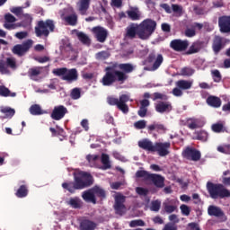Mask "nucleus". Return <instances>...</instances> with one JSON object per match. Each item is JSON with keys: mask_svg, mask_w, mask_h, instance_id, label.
Masks as SVG:
<instances>
[{"mask_svg": "<svg viewBox=\"0 0 230 230\" xmlns=\"http://www.w3.org/2000/svg\"><path fill=\"white\" fill-rule=\"evenodd\" d=\"M119 70L116 69V66H106L104 75L101 80V84L104 87H111L113 84H125L128 80V75L134 73L136 66L130 63H120L117 66Z\"/></svg>", "mask_w": 230, "mask_h": 230, "instance_id": "nucleus-1", "label": "nucleus"}, {"mask_svg": "<svg viewBox=\"0 0 230 230\" xmlns=\"http://www.w3.org/2000/svg\"><path fill=\"white\" fill-rule=\"evenodd\" d=\"M155 30H157V22L150 18L145 19L138 24V39L148 40Z\"/></svg>", "mask_w": 230, "mask_h": 230, "instance_id": "nucleus-2", "label": "nucleus"}, {"mask_svg": "<svg viewBox=\"0 0 230 230\" xmlns=\"http://www.w3.org/2000/svg\"><path fill=\"white\" fill-rule=\"evenodd\" d=\"M153 102L162 100L155 105L156 112H159V114H168L172 112V111H173V106H172V102H168V95L156 92L153 93Z\"/></svg>", "mask_w": 230, "mask_h": 230, "instance_id": "nucleus-3", "label": "nucleus"}, {"mask_svg": "<svg viewBox=\"0 0 230 230\" xmlns=\"http://www.w3.org/2000/svg\"><path fill=\"white\" fill-rule=\"evenodd\" d=\"M207 190L208 191L210 199H214V200H217V199H226L230 197V190L226 189V187L221 183L208 181Z\"/></svg>", "mask_w": 230, "mask_h": 230, "instance_id": "nucleus-4", "label": "nucleus"}, {"mask_svg": "<svg viewBox=\"0 0 230 230\" xmlns=\"http://www.w3.org/2000/svg\"><path fill=\"white\" fill-rule=\"evenodd\" d=\"M137 179L152 182L155 188H164V177L157 173H150L146 170H138L136 172Z\"/></svg>", "mask_w": 230, "mask_h": 230, "instance_id": "nucleus-5", "label": "nucleus"}, {"mask_svg": "<svg viewBox=\"0 0 230 230\" xmlns=\"http://www.w3.org/2000/svg\"><path fill=\"white\" fill-rule=\"evenodd\" d=\"M34 30L36 37H49V32L55 31V21L51 19L40 20L37 22Z\"/></svg>", "mask_w": 230, "mask_h": 230, "instance_id": "nucleus-6", "label": "nucleus"}, {"mask_svg": "<svg viewBox=\"0 0 230 230\" xmlns=\"http://www.w3.org/2000/svg\"><path fill=\"white\" fill-rule=\"evenodd\" d=\"M56 76H61V80L73 84L78 80V70L76 68L68 69L67 67L56 68L52 71Z\"/></svg>", "mask_w": 230, "mask_h": 230, "instance_id": "nucleus-7", "label": "nucleus"}, {"mask_svg": "<svg viewBox=\"0 0 230 230\" xmlns=\"http://www.w3.org/2000/svg\"><path fill=\"white\" fill-rule=\"evenodd\" d=\"M74 183L76 190L89 188L93 184V176L86 172H74Z\"/></svg>", "mask_w": 230, "mask_h": 230, "instance_id": "nucleus-8", "label": "nucleus"}, {"mask_svg": "<svg viewBox=\"0 0 230 230\" xmlns=\"http://www.w3.org/2000/svg\"><path fill=\"white\" fill-rule=\"evenodd\" d=\"M130 97L128 94H122L118 98L116 97H108L107 102L109 105H116L117 109L123 112V114H128V105L127 104L129 102Z\"/></svg>", "mask_w": 230, "mask_h": 230, "instance_id": "nucleus-9", "label": "nucleus"}, {"mask_svg": "<svg viewBox=\"0 0 230 230\" xmlns=\"http://www.w3.org/2000/svg\"><path fill=\"white\" fill-rule=\"evenodd\" d=\"M33 47V40H27L26 41L22 42V44L14 45L12 49V53L13 55H17V57H24L30 49Z\"/></svg>", "mask_w": 230, "mask_h": 230, "instance_id": "nucleus-10", "label": "nucleus"}, {"mask_svg": "<svg viewBox=\"0 0 230 230\" xmlns=\"http://www.w3.org/2000/svg\"><path fill=\"white\" fill-rule=\"evenodd\" d=\"M164 61V58H163V54H155V52H151L146 59L147 64H153L151 71H157V68L161 67Z\"/></svg>", "mask_w": 230, "mask_h": 230, "instance_id": "nucleus-11", "label": "nucleus"}, {"mask_svg": "<svg viewBox=\"0 0 230 230\" xmlns=\"http://www.w3.org/2000/svg\"><path fill=\"white\" fill-rule=\"evenodd\" d=\"M181 155L184 159L194 162L200 161V158L202 157V154H200V151L190 146H187L182 151Z\"/></svg>", "mask_w": 230, "mask_h": 230, "instance_id": "nucleus-12", "label": "nucleus"}, {"mask_svg": "<svg viewBox=\"0 0 230 230\" xmlns=\"http://www.w3.org/2000/svg\"><path fill=\"white\" fill-rule=\"evenodd\" d=\"M8 67L11 69H17V61H15V58H7L5 62L4 60L0 59L1 75H10V70H8Z\"/></svg>", "mask_w": 230, "mask_h": 230, "instance_id": "nucleus-13", "label": "nucleus"}, {"mask_svg": "<svg viewBox=\"0 0 230 230\" xmlns=\"http://www.w3.org/2000/svg\"><path fill=\"white\" fill-rule=\"evenodd\" d=\"M171 146L170 142H156L155 143L154 152H156L160 157H166V155H170Z\"/></svg>", "mask_w": 230, "mask_h": 230, "instance_id": "nucleus-14", "label": "nucleus"}, {"mask_svg": "<svg viewBox=\"0 0 230 230\" xmlns=\"http://www.w3.org/2000/svg\"><path fill=\"white\" fill-rule=\"evenodd\" d=\"M92 33H93L97 42L101 43L105 42V40H107V37H109V31L102 26H95L92 28Z\"/></svg>", "mask_w": 230, "mask_h": 230, "instance_id": "nucleus-15", "label": "nucleus"}, {"mask_svg": "<svg viewBox=\"0 0 230 230\" xmlns=\"http://www.w3.org/2000/svg\"><path fill=\"white\" fill-rule=\"evenodd\" d=\"M190 46V41L188 40H181V39H176L172 40L170 42V48L173 49V51H186L188 49V47Z\"/></svg>", "mask_w": 230, "mask_h": 230, "instance_id": "nucleus-16", "label": "nucleus"}, {"mask_svg": "<svg viewBox=\"0 0 230 230\" xmlns=\"http://www.w3.org/2000/svg\"><path fill=\"white\" fill-rule=\"evenodd\" d=\"M218 28L220 33H230V15L218 17Z\"/></svg>", "mask_w": 230, "mask_h": 230, "instance_id": "nucleus-17", "label": "nucleus"}, {"mask_svg": "<svg viewBox=\"0 0 230 230\" xmlns=\"http://www.w3.org/2000/svg\"><path fill=\"white\" fill-rule=\"evenodd\" d=\"M67 108L64 105H58L54 107V110L51 112L50 118L55 119V121H60L67 114Z\"/></svg>", "mask_w": 230, "mask_h": 230, "instance_id": "nucleus-18", "label": "nucleus"}, {"mask_svg": "<svg viewBox=\"0 0 230 230\" xmlns=\"http://www.w3.org/2000/svg\"><path fill=\"white\" fill-rule=\"evenodd\" d=\"M126 197L123 195H117L115 197L114 209L116 215H123L125 213V200Z\"/></svg>", "mask_w": 230, "mask_h": 230, "instance_id": "nucleus-19", "label": "nucleus"}, {"mask_svg": "<svg viewBox=\"0 0 230 230\" xmlns=\"http://www.w3.org/2000/svg\"><path fill=\"white\" fill-rule=\"evenodd\" d=\"M226 40L224 37L221 36H215L213 42H212V49L215 55H218L224 48H226Z\"/></svg>", "mask_w": 230, "mask_h": 230, "instance_id": "nucleus-20", "label": "nucleus"}, {"mask_svg": "<svg viewBox=\"0 0 230 230\" xmlns=\"http://www.w3.org/2000/svg\"><path fill=\"white\" fill-rule=\"evenodd\" d=\"M208 214L209 217H216V218H221L222 222H226V214L224 213V210L220 208V207H217L214 205H210L208 208Z\"/></svg>", "mask_w": 230, "mask_h": 230, "instance_id": "nucleus-21", "label": "nucleus"}, {"mask_svg": "<svg viewBox=\"0 0 230 230\" xmlns=\"http://www.w3.org/2000/svg\"><path fill=\"white\" fill-rule=\"evenodd\" d=\"M185 125L190 130H195V128H202V127L206 125V122L200 118H189L187 119Z\"/></svg>", "mask_w": 230, "mask_h": 230, "instance_id": "nucleus-22", "label": "nucleus"}, {"mask_svg": "<svg viewBox=\"0 0 230 230\" xmlns=\"http://www.w3.org/2000/svg\"><path fill=\"white\" fill-rule=\"evenodd\" d=\"M205 44L206 43L202 40L193 42L186 52V55H195V53H199L201 49H203Z\"/></svg>", "mask_w": 230, "mask_h": 230, "instance_id": "nucleus-23", "label": "nucleus"}, {"mask_svg": "<svg viewBox=\"0 0 230 230\" xmlns=\"http://www.w3.org/2000/svg\"><path fill=\"white\" fill-rule=\"evenodd\" d=\"M126 35L128 39H136V35L139 37V24L131 23L126 29Z\"/></svg>", "mask_w": 230, "mask_h": 230, "instance_id": "nucleus-24", "label": "nucleus"}, {"mask_svg": "<svg viewBox=\"0 0 230 230\" xmlns=\"http://www.w3.org/2000/svg\"><path fill=\"white\" fill-rule=\"evenodd\" d=\"M138 146H139V148H142V150H146V152L154 153L155 145H154V142L150 141V139L144 138V139L138 141Z\"/></svg>", "mask_w": 230, "mask_h": 230, "instance_id": "nucleus-25", "label": "nucleus"}, {"mask_svg": "<svg viewBox=\"0 0 230 230\" xmlns=\"http://www.w3.org/2000/svg\"><path fill=\"white\" fill-rule=\"evenodd\" d=\"M207 105L212 107L213 109H220L222 107V99L215 95H209L207 100Z\"/></svg>", "mask_w": 230, "mask_h": 230, "instance_id": "nucleus-26", "label": "nucleus"}, {"mask_svg": "<svg viewBox=\"0 0 230 230\" xmlns=\"http://www.w3.org/2000/svg\"><path fill=\"white\" fill-rule=\"evenodd\" d=\"M147 130L149 134H152L154 130L158 132V134H165L166 133V127L161 123L154 122L153 124L147 127Z\"/></svg>", "mask_w": 230, "mask_h": 230, "instance_id": "nucleus-27", "label": "nucleus"}, {"mask_svg": "<svg viewBox=\"0 0 230 230\" xmlns=\"http://www.w3.org/2000/svg\"><path fill=\"white\" fill-rule=\"evenodd\" d=\"M82 199L85 202H92V204H96V196L94 195V191L93 190V188L87 190H84L82 193Z\"/></svg>", "mask_w": 230, "mask_h": 230, "instance_id": "nucleus-28", "label": "nucleus"}, {"mask_svg": "<svg viewBox=\"0 0 230 230\" xmlns=\"http://www.w3.org/2000/svg\"><path fill=\"white\" fill-rule=\"evenodd\" d=\"M0 112H2V114H4V116L0 117L1 119H12V118L15 116V110L11 107H1Z\"/></svg>", "mask_w": 230, "mask_h": 230, "instance_id": "nucleus-29", "label": "nucleus"}, {"mask_svg": "<svg viewBox=\"0 0 230 230\" xmlns=\"http://www.w3.org/2000/svg\"><path fill=\"white\" fill-rule=\"evenodd\" d=\"M89 6H91V0H79L77 3L78 11L81 15H85L87 13Z\"/></svg>", "mask_w": 230, "mask_h": 230, "instance_id": "nucleus-30", "label": "nucleus"}, {"mask_svg": "<svg viewBox=\"0 0 230 230\" xmlns=\"http://www.w3.org/2000/svg\"><path fill=\"white\" fill-rule=\"evenodd\" d=\"M30 193V189L27 184L21 185L15 192L17 199H26Z\"/></svg>", "mask_w": 230, "mask_h": 230, "instance_id": "nucleus-31", "label": "nucleus"}, {"mask_svg": "<svg viewBox=\"0 0 230 230\" xmlns=\"http://www.w3.org/2000/svg\"><path fill=\"white\" fill-rule=\"evenodd\" d=\"M101 163L102 164V166L101 167V170H111V168H112V165L111 164V158L107 154H104V153L102 154Z\"/></svg>", "mask_w": 230, "mask_h": 230, "instance_id": "nucleus-32", "label": "nucleus"}, {"mask_svg": "<svg viewBox=\"0 0 230 230\" xmlns=\"http://www.w3.org/2000/svg\"><path fill=\"white\" fill-rule=\"evenodd\" d=\"M163 207H164V210L168 215L177 211V205L172 204V200H170V199H167L166 201H164L163 203Z\"/></svg>", "mask_w": 230, "mask_h": 230, "instance_id": "nucleus-33", "label": "nucleus"}, {"mask_svg": "<svg viewBox=\"0 0 230 230\" xmlns=\"http://www.w3.org/2000/svg\"><path fill=\"white\" fill-rule=\"evenodd\" d=\"M191 85H193L191 81L179 80L176 82V86L179 89H181V91H188V89H191Z\"/></svg>", "mask_w": 230, "mask_h": 230, "instance_id": "nucleus-34", "label": "nucleus"}, {"mask_svg": "<svg viewBox=\"0 0 230 230\" xmlns=\"http://www.w3.org/2000/svg\"><path fill=\"white\" fill-rule=\"evenodd\" d=\"M127 15L131 21H139L141 19V13L137 8L127 11Z\"/></svg>", "mask_w": 230, "mask_h": 230, "instance_id": "nucleus-35", "label": "nucleus"}, {"mask_svg": "<svg viewBox=\"0 0 230 230\" xmlns=\"http://www.w3.org/2000/svg\"><path fill=\"white\" fill-rule=\"evenodd\" d=\"M96 229V224L93 221L84 220L80 224V230H94Z\"/></svg>", "mask_w": 230, "mask_h": 230, "instance_id": "nucleus-36", "label": "nucleus"}, {"mask_svg": "<svg viewBox=\"0 0 230 230\" xmlns=\"http://www.w3.org/2000/svg\"><path fill=\"white\" fill-rule=\"evenodd\" d=\"M23 7H13L11 12L12 13H14V15H16L17 17H20V15H22V17H24L25 19H30L31 21V15L28 14V13H24V12L22 11Z\"/></svg>", "mask_w": 230, "mask_h": 230, "instance_id": "nucleus-37", "label": "nucleus"}, {"mask_svg": "<svg viewBox=\"0 0 230 230\" xmlns=\"http://www.w3.org/2000/svg\"><path fill=\"white\" fill-rule=\"evenodd\" d=\"M194 136V139H197L198 141H208V132L204 130L195 131Z\"/></svg>", "mask_w": 230, "mask_h": 230, "instance_id": "nucleus-38", "label": "nucleus"}, {"mask_svg": "<svg viewBox=\"0 0 230 230\" xmlns=\"http://www.w3.org/2000/svg\"><path fill=\"white\" fill-rule=\"evenodd\" d=\"M65 21L69 26H76L78 24V15L73 13L65 17Z\"/></svg>", "mask_w": 230, "mask_h": 230, "instance_id": "nucleus-39", "label": "nucleus"}, {"mask_svg": "<svg viewBox=\"0 0 230 230\" xmlns=\"http://www.w3.org/2000/svg\"><path fill=\"white\" fill-rule=\"evenodd\" d=\"M92 190H93V195L95 197H99V199H105L107 197L105 190L100 188L99 186H94L92 188Z\"/></svg>", "mask_w": 230, "mask_h": 230, "instance_id": "nucleus-40", "label": "nucleus"}, {"mask_svg": "<svg viewBox=\"0 0 230 230\" xmlns=\"http://www.w3.org/2000/svg\"><path fill=\"white\" fill-rule=\"evenodd\" d=\"M62 188L69 191V193H75L76 191V185H75V181H68L62 183Z\"/></svg>", "mask_w": 230, "mask_h": 230, "instance_id": "nucleus-41", "label": "nucleus"}, {"mask_svg": "<svg viewBox=\"0 0 230 230\" xmlns=\"http://www.w3.org/2000/svg\"><path fill=\"white\" fill-rule=\"evenodd\" d=\"M76 35L82 44H85L86 46H89V44H91V39L89 38V36H87V34L84 32H77Z\"/></svg>", "mask_w": 230, "mask_h": 230, "instance_id": "nucleus-42", "label": "nucleus"}, {"mask_svg": "<svg viewBox=\"0 0 230 230\" xmlns=\"http://www.w3.org/2000/svg\"><path fill=\"white\" fill-rule=\"evenodd\" d=\"M68 204L74 209H80V208H82V200L80 199H78V198H72V199H70Z\"/></svg>", "mask_w": 230, "mask_h": 230, "instance_id": "nucleus-43", "label": "nucleus"}, {"mask_svg": "<svg viewBox=\"0 0 230 230\" xmlns=\"http://www.w3.org/2000/svg\"><path fill=\"white\" fill-rule=\"evenodd\" d=\"M30 113L32 116H40L42 114V108L39 104H33L30 108Z\"/></svg>", "mask_w": 230, "mask_h": 230, "instance_id": "nucleus-44", "label": "nucleus"}, {"mask_svg": "<svg viewBox=\"0 0 230 230\" xmlns=\"http://www.w3.org/2000/svg\"><path fill=\"white\" fill-rule=\"evenodd\" d=\"M211 75L216 84H220V82H222V74H220L218 69L212 70Z\"/></svg>", "mask_w": 230, "mask_h": 230, "instance_id": "nucleus-45", "label": "nucleus"}, {"mask_svg": "<svg viewBox=\"0 0 230 230\" xmlns=\"http://www.w3.org/2000/svg\"><path fill=\"white\" fill-rule=\"evenodd\" d=\"M72 100H80L82 98V91L80 88H74L70 93Z\"/></svg>", "mask_w": 230, "mask_h": 230, "instance_id": "nucleus-46", "label": "nucleus"}, {"mask_svg": "<svg viewBox=\"0 0 230 230\" xmlns=\"http://www.w3.org/2000/svg\"><path fill=\"white\" fill-rule=\"evenodd\" d=\"M134 128H137V130H143V128H146V120L141 119L136 121L134 123Z\"/></svg>", "mask_w": 230, "mask_h": 230, "instance_id": "nucleus-47", "label": "nucleus"}, {"mask_svg": "<svg viewBox=\"0 0 230 230\" xmlns=\"http://www.w3.org/2000/svg\"><path fill=\"white\" fill-rule=\"evenodd\" d=\"M217 152L230 155V145H223L217 146Z\"/></svg>", "mask_w": 230, "mask_h": 230, "instance_id": "nucleus-48", "label": "nucleus"}, {"mask_svg": "<svg viewBox=\"0 0 230 230\" xmlns=\"http://www.w3.org/2000/svg\"><path fill=\"white\" fill-rule=\"evenodd\" d=\"M159 209H161V201H159V200L152 201L150 210L157 213L159 211Z\"/></svg>", "mask_w": 230, "mask_h": 230, "instance_id": "nucleus-49", "label": "nucleus"}, {"mask_svg": "<svg viewBox=\"0 0 230 230\" xmlns=\"http://www.w3.org/2000/svg\"><path fill=\"white\" fill-rule=\"evenodd\" d=\"M28 75L31 78H35V76H39V75H40V68L39 67L31 68L28 72Z\"/></svg>", "mask_w": 230, "mask_h": 230, "instance_id": "nucleus-50", "label": "nucleus"}, {"mask_svg": "<svg viewBox=\"0 0 230 230\" xmlns=\"http://www.w3.org/2000/svg\"><path fill=\"white\" fill-rule=\"evenodd\" d=\"M109 57H111V54H109V52H107V51H101L96 54V58L98 60H107V58H109Z\"/></svg>", "mask_w": 230, "mask_h": 230, "instance_id": "nucleus-51", "label": "nucleus"}, {"mask_svg": "<svg viewBox=\"0 0 230 230\" xmlns=\"http://www.w3.org/2000/svg\"><path fill=\"white\" fill-rule=\"evenodd\" d=\"M180 209L182 215H184L185 217H190V213H191V209L190 208V207H188V205H181L180 206Z\"/></svg>", "mask_w": 230, "mask_h": 230, "instance_id": "nucleus-52", "label": "nucleus"}, {"mask_svg": "<svg viewBox=\"0 0 230 230\" xmlns=\"http://www.w3.org/2000/svg\"><path fill=\"white\" fill-rule=\"evenodd\" d=\"M100 159V156L98 155H86V161L89 163V164H94L96 161Z\"/></svg>", "mask_w": 230, "mask_h": 230, "instance_id": "nucleus-53", "label": "nucleus"}, {"mask_svg": "<svg viewBox=\"0 0 230 230\" xmlns=\"http://www.w3.org/2000/svg\"><path fill=\"white\" fill-rule=\"evenodd\" d=\"M129 226H130L131 227H137V226L145 227V221H143L142 219L132 220V221L129 223Z\"/></svg>", "mask_w": 230, "mask_h": 230, "instance_id": "nucleus-54", "label": "nucleus"}, {"mask_svg": "<svg viewBox=\"0 0 230 230\" xmlns=\"http://www.w3.org/2000/svg\"><path fill=\"white\" fill-rule=\"evenodd\" d=\"M213 132L220 133L224 130V124L222 123H215L211 127Z\"/></svg>", "mask_w": 230, "mask_h": 230, "instance_id": "nucleus-55", "label": "nucleus"}, {"mask_svg": "<svg viewBox=\"0 0 230 230\" xmlns=\"http://www.w3.org/2000/svg\"><path fill=\"white\" fill-rule=\"evenodd\" d=\"M181 73L182 76H191V75H193V73H195V70H193L192 68H190V67H183V68H181Z\"/></svg>", "mask_w": 230, "mask_h": 230, "instance_id": "nucleus-56", "label": "nucleus"}, {"mask_svg": "<svg viewBox=\"0 0 230 230\" xmlns=\"http://www.w3.org/2000/svg\"><path fill=\"white\" fill-rule=\"evenodd\" d=\"M17 22V18H15V16H13L12 13H7L4 14V22Z\"/></svg>", "mask_w": 230, "mask_h": 230, "instance_id": "nucleus-57", "label": "nucleus"}, {"mask_svg": "<svg viewBox=\"0 0 230 230\" xmlns=\"http://www.w3.org/2000/svg\"><path fill=\"white\" fill-rule=\"evenodd\" d=\"M136 192L137 193V195L146 197V195H148V189H145L143 187H137Z\"/></svg>", "mask_w": 230, "mask_h": 230, "instance_id": "nucleus-58", "label": "nucleus"}, {"mask_svg": "<svg viewBox=\"0 0 230 230\" xmlns=\"http://www.w3.org/2000/svg\"><path fill=\"white\" fill-rule=\"evenodd\" d=\"M186 230H201L199 223L191 222L187 225Z\"/></svg>", "mask_w": 230, "mask_h": 230, "instance_id": "nucleus-59", "label": "nucleus"}, {"mask_svg": "<svg viewBox=\"0 0 230 230\" xmlns=\"http://www.w3.org/2000/svg\"><path fill=\"white\" fill-rule=\"evenodd\" d=\"M0 96H4V98L10 96V89L5 86H0Z\"/></svg>", "mask_w": 230, "mask_h": 230, "instance_id": "nucleus-60", "label": "nucleus"}, {"mask_svg": "<svg viewBox=\"0 0 230 230\" xmlns=\"http://www.w3.org/2000/svg\"><path fill=\"white\" fill-rule=\"evenodd\" d=\"M146 112H148V109L140 106L137 114L140 118H145L146 116Z\"/></svg>", "mask_w": 230, "mask_h": 230, "instance_id": "nucleus-61", "label": "nucleus"}, {"mask_svg": "<svg viewBox=\"0 0 230 230\" xmlns=\"http://www.w3.org/2000/svg\"><path fill=\"white\" fill-rule=\"evenodd\" d=\"M160 8H163L166 13H172V7L168 4H161Z\"/></svg>", "mask_w": 230, "mask_h": 230, "instance_id": "nucleus-62", "label": "nucleus"}, {"mask_svg": "<svg viewBox=\"0 0 230 230\" xmlns=\"http://www.w3.org/2000/svg\"><path fill=\"white\" fill-rule=\"evenodd\" d=\"M185 35L189 38L195 37L197 33L195 32V29H187L185 31Z\"/></svg>", "mask_w": 230, "mask_h": 230, "instance_id": "nucleus-63", "label": "nucleus"}, {"mask_svg": "<svg viewBox=\"0 0 230 230\" xmlns=\"http://www.w3.org/2000/svg\"><path fill=\"white\" fill-rule=\"evenodd\" d=\"M163 230H177V226H175V224L168 223L164 226Z\"/></svg>", "mask_w": 230, "mask_h": 230, "instance_id": "nucleus-64", "label": "nucleus"}]
</instances>
